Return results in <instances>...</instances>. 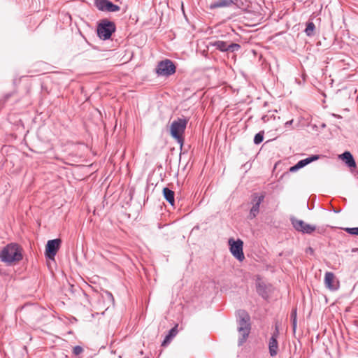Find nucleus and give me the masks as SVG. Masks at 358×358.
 <instances>
[{"instance_id":"f257e3e1","label":"nucleus","mask_w":358,"mask_h":358,"mask_svg":"<svg viewBox=\"0 0 358 358\" xmlns=\"http://www.w3.org/2000/svg\"><path fill=\"white\" fill-rule=\"evenodd\" d=\"M237 315V331L239 334L238 345V346H241L244 343H245L250 333V317L248 313L244 310H238Z\"/></svg>"},{"instance_id":"f03ea898","label":"nucleus","mask_w":358,"mask_h":358,"mask_svg":"<svg viewBox=\"0 0 358 358\" xmlns=\"http://www.w3.org/2000/svg\"><path fill=\"white\" fill-rule=\"evenodd\" d=\"M22 258V248L17 243H9L3 247L0 252L1 261L7 265L20 262Z\"/></svg>"},{"instance_id":"7ed1b4c3","label":"nucleus","mask_w":358,"mask_h":358,"mask_svg":"<svg viewBox=\"0 0 358 358\" xmlns=\"http://www.w3.org/2000/svg\"><path fill=\"white\" fill-rule=\"evenodd\" d=\"M188 123L187 118H178L172 122L170 128V134L171 136L176 140L177 143L180 144V147L183 145L185 129Z\"/></svg>"},{"instance_id":"20e7f679","label":"nucleus","mask_w":358,"mask_h":358,"mask_svg":"<svg viewBox=\"0 0 358 358\" xmlns=\"http://www.w3.org/2000/svg\"><path fill=\"white\" fill-rule=\"evenodd\" d=\"M115 30V24L107 19L102 20L97 26V34L103 40L109 39Z\"/></svg>"},{"instance_id":"39448f33","label":"nucleus","mask_w":358,"mask_h":358,"mask_svg":"<svg viewBox=\"0 0 358 358\" xmlns=\"http://www.w3.org/2000/svg\"><path fill=\"white\" fill-rule=\"evenodd\" d=\"M265 196V192H255L251 195L250 204L252 207L248 216L249 220H253L257 216L259 213L260 204L264 201Z\"/></svg>"},{"instance_id":"423d86ee","label":"nucleus","mask_w":358,"mask_h":358,"mask_svg":"<svg viewBox=\"0 0 358 358\" xmlns=\"http://www.w3.org/2000/svg\"><path fill=\"white\" fill-rule=\"evenodd\" d=\"M176 66L174 63L169 59L160 61L155 69L156 73L159 76H170L175 73Z\"/></svg>"},{"instance_id":"0eeeda50","label":"nucleus","mask_w":358,"mask_h":358,"mask_svg":"<svg viewBox=\"0 0 358 358\" xmlns=\"http://www.w3.org/2000/svg\"><path fill=\"white\" fill-rule=\"evenodd\" d=\"M209 45L215 47L217 50L220 52H238L241 49V45L238 43H228L224 41H214L209 43Z\"/></svg>"},{"instance_id":"6e6552de","label":"nucleus","mask_w":358,"mask_h":358,"mask_svg":"<svg viewBox=\"0 0 358 358\" xmlns=\"http://www.w3.org/2000/svg\"><path fill=\"white\" fill-rule=\"evenodd\" d=\"M229 244L230 246V252L232 255L238 261L242 262L245 259L243 251V242L240 239L234 241V239L230 238L229 240Z\"/></svg>"},{"instance_id":"1a4fd4ad","label":"nucleus","mask_w":358,"mask_h":358,"mask_svg":"<svg viewBox=\"0 0 358 358\" xmlns=\"http://www.w3.org/2000/svg\"><path fill=\"white\" fill-rule=\"evenodd\" d=\"M62 241L60 238L49 240L45 245V256L47 259L54 260L57 251L60 248Z\"/></svg>"},{"instance_id":"9d476101","label":"nucleus","mask_w":358,"mask_h":358,"mask_svg":"<svg viewBox=\"0 0 358 358\" xmlns=\"http://www.w3.org/2000/svg\"><path fill=\"white\" fill-rule=\"evenodd\" d=\"M290 221L293 227L297 231L303 234H310L316 229V227L315 225L307 224L304 221L296 219L294 217H291Z\"/></svg>"},{"instance_id":"9b49d317","label":"nucleus","mask_w":358,"mask_h":358,"mask_svg":"<svg viewBox=\"0 0 358 358\" xmlns=\"http://www.w3.org/2000/svg\"><path fill=\"white\" fill-rule=\"evenodd\" d=\"M280 336L279 325L275 324V330L272 333L271 338H269L268 347V352L271 357H273L278 355V338Z\"/></svg>"},{"instance_id":"f8f14e48","label":"nucleus","mask_w":358,"mask_h":358,"mask_svg":"<svg viewBox=\"0 0 358 358\" xmlns=\"http://www.w3.org/2000/svg\"><path fill=\"white\" fill-rule=\"evenodd\" d=\"M94 6L96 8L103 12H117L120 7L109 0H94Z\"/></svg>"},{"instance_id":"ddd939ff","label":"nucleus","mask_w":358,"mask_h":358,"mask_svg":"<svg viewBox=\"0 0 358 358\" xmlns=\"http://www.w3.org/2000/svg\"><path fill=\"white\" fill-rule=\"evenodd\" d=\"M324 285L331 291H336L339 288V281L336 279L332 272H327L324 275Z\"/></svg>"},{"instance_id":"4468645a","label":"nucleus","mask_w":358,"mask_h":358,"mask_svg":"<svg viewBox=\"0 0 358 358\" xmlns=\"http://www.w3.org/2000/svg\"><path fill=\"white\" fill-rule=\"evenodd\" d=\"M340 157L349 168H355L356 166V162L353 158L352 155L350 152H344L342 155H340Z\"/></svg>"},{"instance_id":"2eb2a0df","label":"nucleus","mask_w":358,"mask_h":358,"mask_svg":"<svg viewBox=\"0 0 358 358\" xmlns=\"http://www.w3.org/2000/svg\"><path fill=\"white\" fill-rule=\"evenodd\" d=\"M256 290L257 294L264 299H267L268 298V293L267 292V288L264 282L257 281L256 282Z\"/></svg>"},{"instance_id":"dca6fc26","label":"nucleus","mask_w":358,"mask_h":358,"mask_svg":"<svg viewBox=\"0 0 358 358\" xmlns=\"http://www.w3.org/2000/svg\"><path fill=\"white\" fill-rule=\"evenodd\" d=\"M234 4L232 0H219L210 4V9H215L217 8L229 7Z\"/></svg>"},{"instance_id":"f3484780","label":"nucleus","mask_w":358,"mask_h":358,"mask_svg":"<svg viewBox=\"0 0 358 358\" xmlns=\"http://www.w3.org/2000/svg\"><path fill=\"white\" fill-rule=\"evenodd\" d=\"M163 196L164 199L173 206L175 203V193L168 187L163 189Z\"/></svg>"},{"instance_id":"a211bd4d","label":"nucleus","mask_w":358,"mask_h":358,"mask_svg":"<svg viewBox=\"0 0 358 358\" xmlns=\"http://www.w3.org/2000/svg\"><path fill=\"white\" fill-rule=\"evenodd\" d=\"M177 333H178L177 326L171 328L169 331V334L166 335L165 339L162 342V345H165L166 343H169L170 341V340H171L174 336H176Z\"/></svg>"},{"instance_id":"6ab92c4d","label":"nucleus","mask_w":358,"mask_h":358,"mask_svg":"<svg viewBox=\"0 0 358 358\" xmlns=\"http://www.w3.org/2000/svg\"><path fill=\"white\" fill-rule=\"evenodd\" d=\"M315 29V25L313 22H308L306 24V27L305 29V33L308 36H312L314 35V31Z\"/></svg>"},{"instance_id":"aec40b11","label":"nucleus","mask_w":358,"mask_h":358,"mask_svg":"<svg viewBox=\"0 0 358 358\" xmlns=\"http://www.w3.org/2000/svg\"><path fill=\"white\" fill-rule=\"evenodd\" d=\"M264 131H259L255 134L254 137V143L256 145L260 144L264 140Z\"/></svg>"},{"instance_id":"412c9836","label":"nucleus","mask_w":358,"mask_h":358,"mask_svg":"<svg viewBox=\"0 0 358 358\" xmlns=\"http://www.w3.org/2000/svg\"><path fill=\"white\" fill-rule=\"evenodd\" d=\"M291 320H292V323L293 331H295L296 329V323H297L296 309V308L293 309L292 310V313H291Z\"/></svg>"},{"instance_id":"4be33fe9","label":"nucleus","mask_w":358,"mask_h":358,"mask_svg":"<svg viewBox=\"0 0 358 358\" xmlns=\"http://www.w3.org/2000/svg\"><path fill=\"white\" fill-rule=\"evenodd\" d=\"M343 230L351 235L358 236V227H346L343 228Z\"/></svg>"},{"instance_id":"5701e85b","label":"nucleus","mask_w":358,"mask_h":358,"mask_svg":"<svg viewBox=\"0 0 358 358\" xmlns=\"http://www.w3.org/2000/svg\"><path fill=\"white\" fill-rule=\"evenodd\" d=\"M83 352V348L80 345H76L73 348V353L75 355H79Z\"/></svg>"},{"instance_id":"b1692460","label":"nucleus","mask_w":358,"mask_h":358,"mask_svg":"<svg viewBox=\"0 0 358 358\" xmlns=\"http://www.w3.org/2000/svg\"><path fill=\"white\" fill-rule=\"evenodd\" d=\"M271 119H273L275 120V116L274 115V114H271V115H264L262 116V120L264 122H266L268 121H269Z\"/></svg>"},{"instance_id":"393cba45","label":"nucleus","mask_w":358,"mask_h":358,"mask_svg":"<svg viewBox=\"0 0 358 358\" xmlns=\"http://www.w3.org/2000/svg\"><path fill=\"white\" fill-rule=\"evenodd\" d=\"M318 159H319V155H311L310 157L306 158L305 160L306 161V162L308 164Z\"/></svg>"},{"instance_id":"a878e982","label":"nucleus","mask_w":358,"mask_h":358,"mask_svg":"<svg viewBox=\"0 0 358 358\" xmlns=\"http://www.w3.org/2000/svg\"><path fill=\"white\" fill-rule=\"evenodd\" d=\"M318 159H319V155H311L310 157L306 158L305 160L306 161V162L308 164Z\"/></svg>"},{"instance_id":"bb28decb","label":"nucleus","mask_w":358,"mask_h":358,"mask_svg":"<svg viewBox=\"0 0 358 358\" xmlns=\"http://www.w3.org/2000/svg\"><path fill=\"white\" fill-rule=\"evenodd\" d=\"M105 294L106 295L108 299H109L113 303H114L115 300L112 293L108 291H106Z\"/></svg>"},{"instance_id":"cd10ccee","label":"nucleus","mask_w":358,"mask_h":358,"mask_svg":"<svg viewBox=\"0 0 358 358\" xmlns=\"http://www.w3.org/2000/svg\"><path fill=\"white\" fill-rule=\"evenodd\" d=\"M297 164L299 165V166L300 167V169L304 167L305 166L308 165V163L306 162V161L304 159H301L300 161H299L297 162Z\"/></svg>"},{"instance_id":"c85d7f7f","label":"nucleus","mask_w":358,"mask_h":358,"mask_svg":"<svg viewBox=\"0 0 358 358\" xmlns=\"http://www.w3.org/2000/svg\"><path fill=\"white\" fill-rule=\"evenodd\" d=\"M299 169H300V167L299 166V165L296 163L295 165H294V166H291L289 168V171L290 172H295V171H298Z\"/></svg>"},{"instance_id":"c756f323","label":"nucleus","mask_w":358,"mask_h":358,"mask_svg":"<svg viewBox=\"0 0 358 358\" xmlns=\"http://www.w3.org/2000/svg\"><path fill=\"white\" fill-rule=\"evenodd\" d=\"M294 120H289V121H287L285 123V128H287L288 127H289L290 125L292 124Z\"/></svg>"},{"instance_id":"7c9ffc66","label":"nucleus","mask_w":358,"mask_h":358,"mask_svg":"<svg viewBox=\"0 0 358 358\" xmlns=\"http://www.w3.org/2000/svg\"><path fill=\"white\" fill-rule=\"evenodd\" d=\"M9 97H10V94H6L5 98H6V99H8Z\"/></svg>"},{"instance_id":"2f4dec72","label":"nucleus","mask_w":358,"mask_h":358,"mask_svg":"<svg viewBox=\"0 0 358 358\" xmlns=\"http://www.w3.org/2000/svg\"><path fill=\"white\" fill-rule=\"evenodd\" d=\"M144 358H148V357H144Z\"/></svg>"}]
</instances>
